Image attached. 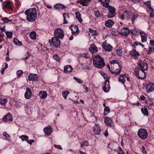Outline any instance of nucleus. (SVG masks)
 <instances>
[{
    "mask_svg": "<svg viewBox=\"0 0 154 154\" xmlns=\"http://www.w3.org/2000/svg\"><path fill=\"white\" fill-rule=\"evenodd\" d=\"M30 38L32 39L35 40L36 39V33L35 31H32L29 34Z\"/></svg>",
    "mask_w": 154,
    "mask_h": 154,
    "instance_id": "33",
    "label": "nucleus"
},
{
    "mask_svg": "<svg viewBox=\"0 0 154 154\" xmlns=\"http://www.w3.org/2000/svg\"><path fill=\"white\" fill-rule=\"evenodd\" d=\"M107 41L106 40L102 43L103 48L105 51H112L113 47L109 44L107 43Z\"/></svg>",
    "mask_w": 154,
    "mask_h": 154,
    "instance_id": "9",
    "label": "nucleus"
},
{
    "mask_svg": "<svg viewBox=\"0 0 154 154\" xmlns=\"http://www.w3.org/2000/svg\"><path fill=\"white\" fill-rule=\"evenodd\" d=\"M23 141H27V140L28 139V137L26 135H22L19 137Z\"/></svg>",
    "mask_w": 154,
    "mask_h": 154,
    "instance_id": "38",
    "label": "nucleus"
},
{
    "mask_svg": "<svg viewBox=\"0 0 154 154\" xmlns=\"http://www.w3.org/2000/svg\"><path fill=\"white\" fill-rule=\"evenodd\" d=\"M114 24L113 21L110 19H109L106 21L105 22V25L108 28H111Z\"/></svg>",
    "mask_w": 154,
    "mask_h": 154,
    "instance_id": "22",
    "label": "nucleus"
},
{
    "mask_svg": "<svg viewBox=\"0 0 154 154\" xmlns=\"http://www.w3.org/2000/svg\"><path fill=\"white\" fill-rule=\"evenodd\" d=\"M59 38L53 37L51 39H49L48 42L51 45H53L56 48L60 47V41Z\"/></svg>",
    "mask_w": 154,
    "mask_h": 154,
    "instance_id": "5",
    "label": "nucleus"
},
{
    "mask_svg": "<svg viewBox=\"0 0 154 154\" xmlns=\"http://www.w3.org/2000/svg\"><path fill=\"white\" fill-rule=\"evenodd\" d=\"M2 20L5 23H7L10 21L9 20L8 18H2Z\"/></svg>",
    "mask_w": 154,
    "mask_h": 154,
    "instance_id": "57",
    "label": "nucleus"
},
{
    "mask_svg": "<svg viewBox=\"0 0 154 154\" xmlns=\"http://www.w3.org/2000/svg\"><path fill=\"white\" fill-rule=\"evenodd\" d=\"M24 13L26 16V20L29 22H32L35 21L37 15L35 8H33L26 10L25 11Z\"/></svg>",
    "mask_w": 154,
    "mask_h": 154,
    "instance_id": "1",
    "label": "nucleus"
},
{
    "mask_svg": "<svg viewBox=\"0 0 154 154\" xmlns=\"http://www.w3.org/2000/svg\"><path fill=\"white\" fill-rule=\"evenodd\" d=\"M110 109L109 106L106 107L104 110L103 115L105 116H106L108 113L110 112Z\"/></svg>",
    "mask_w": 154,
    "mask_h": 154,
    "instance_id": "34",
    "label": "nucleus"
},
{
    "mask_svg": "<svg viewBox=\"0 0 154 154\" xmlns=\"http://www.w3.org/2000/svg\"><path fill=\"white\" fill-rule=\"evenodd\" d=\"M73 79L79 83H82L83 82V81L80 79L77 78L76 77H74Z\"/></svg>",
    "mask_w": 154,
    "mask_h": 154,
    "instance_id": "52",
    "label": "nucleus"
},
{
    "mask_svg": "<svg viewBox=\"0 0 154 154\" xmlns=\"http://www.w3.org/2000/svg\"><path fill=\"white\" fill-rule=\"evenodd\" d=\"M91 0H82V1L80 2V5L83 6H87L88 5V3L91 2Z\"/></svg>",
    "mask_w": 154,
    "mask_h": 154,
    "instance_id": "29",
    "label": "nucleus"
},
{
    "mask_svg": "<svg viewBox=\"0 0 154 154\" xmlns=\"http://www.w3.org/2000/svg\"><path fill=\"white\" fill-rule=\"evenodd\" d=\"M89 31L90 33L92 34V36H95L97 35V32L96 30H93L91 28H89Z\"/></svg>",
    "mask_w": 154,
    "mask_h": 154,
    "instance_id": "42",
    "label": "nucleus"
},
{
    "mask_svg": "<svg viewBox=\"0 0 154 154\" xmlns=\"http://www.w3.org/2000/svg\"><path fill=\"white\" fill-rule=\"evenodd\" d=\"M93 63L95 67L100 69L102 68L105 65L103 59L99 55L95 56Z\"/></svg>",
    "mask_w": 154,
    "mask_h": 154,
    "instance_id": "2",
    "label": "nucleus"
},
{
    "mask_svg": "<svg viewBox=\"0 0 154 154\" xmlns=\"http://www.w3.org/2000/svg\"><path fill=\"white\" fill-rule=\"evenodd\" d=\"M88 143L86 141H84L83 142L81 143V147H82L83 146H88Z\"/></svg>",
    "mask_w": 154,
    "mask_h": 154,
    "instance_id": "54",
    "label": "nucleus"
},
{
    "mask_svg": "<svg viewBox=\"0 0 154 154\" xmlns=\"http://www.w3.org/2000/svg\"><path fill=\"white\" fill-rule=\"evenodd\" d=\"M139 34L141 36V41L142 42H146L147 41V34L142 32H140Z\"/></svg>",
    "mask_w": 154,
    "mask_h": 154,
    "instance_id": "21",
    "label": "nucleus"
},
{
    "mask_svg": "<svg viewBox=\"0 0 154 154\" xmlns=\"http://www.w3.org/2000/svg\"><path fill=\"white\" fill-rule=\"evenodd\" d=\"M26 142L28 143L31 145L32 143L34 142V140H28V139Z\"/></svg>",
    "mask_w": 154,
    "mask_h": 154,
    "instance_id": "60",
    "label": "nucleus"
},
{
    "mask_svg": "<svg viewBox=\"0 0 154 154\" xmlns=\"http://www.w3.org/2000/svg\"><path fill=\"white\" fill-rule=\"evenodd\" d=\"M108 12L107 13V16L109 18H111L114 17L116 14V8L112 6L109 7L108 8Z\"/></svg>",
    "mask_w": 154,
    "mask_h": 154,
    "instance_id": "8",
    "label": "nucleus"
},
{
    "mask_svg": "<svg viewBox=\"0 0 154 154\" xmlns=\"http://www.w3.org/2000/svg\"><path fill=\"white\" fill-rule=\"evenodd\" d=\"M69 93V92L68 91H64L62 92V95L63 96H67L68 95Z\"/></svg>",
    "mask_w": 154,
    "mask_h": 154,
    "instance_id": "53",
    "label": "nucleus"
},
{
    "mask_svg": "<svg viewBox=\"0 0 154 154\" xmlns=\"http://www.w3.org/2000/svg\"><path fill=\"white\" fill-rule=\"evenodd\" d=\"M54 146L55 147L57 148V149H63L62 148V147H61V146L60 145H56L54 144Z\"/></svg>",
    "mask_w": 154,
    "mask_h": 154,
    "instance_id": "63",
    "label": "nucleus"
},
{
    "mask_svg": "<svg viewBox=\"0 0 154 154\" xmlns=\"http://www.w3.org/2000/svg\"><path fill=\"white\" fill-rule=\"evenodd\" d=\"M130 54L131 55L135 57H137L140 55V54L135 49H133L131 51Z\"/></svg>",
    "mask_w": 154,
    "mask_h": 154,
    "instance_id": "26",
    "label": "nucleus"
},
{
    "mask_svg": "<svg viewBox=\"0 0 154 154\" xmlns=\"http://www.w3.org/2000/svg\"><path fill=\"white\" fill-rule=\"evenodd\" d=\"M140 77L142 78V79L144 78L146 76V75L144 70H141L140 72Z\"/></svg>",
    "mask_w": 154,
    "mask_h": 154,
    "instance_id": "43",
    "label": "nucleus"
},
{
    "mask_svg": "<svg viewBox=\"0 0 154 154\" xmlns=\"http://www.w3.org/2000/svg\"><path fill=\"white\" fill-rule=\"evenodd\" d=\"M138 15H135L134 14L133 15L131 19V21L132 23L134 24V21L135 20L137 17Z\"/></svg>",
    "mask_w": 154,
    "mask_h": 154,
    "instance_id": "51",
    "label": "nucleus"
},
{
    "mask_svg": "<svg viewBox=\"0 0 154 154\" xmlns=\"http://www.w3.org/2000/svg\"><path fill=\"white\" fill-rule=\"evenodd\" d=\"M10 119V113L8 112L2 118V121L4 122H7Z\"/></svg>",
    "mask_w": 154,
    "mask_h": 154,
    "instance_id": "31",
    "label": "nucleus"
},
{
    "mask_svg": "<svg viewBox=\"0 0 154 154\" xmlns=\"http://www.w3.org/2000/svg\"><path fill=\"white\" fill-rule=\"evenodd\" d=\"M13 42L15 45L17 46H21L23 45L22 43L16 38L14 39Z\"/></svg>",
    "mask_w": 154,
    "mask_h": 154,
    "instance_id": "30",
    "label": "nucleus"
},
{
    "mask_svg": "<svg viewBox=\"0 0 154 154\" xmlns=\"http://www.w3.org/2000/svg\"><path fill=\"white\" fill-rule=\"evenodd\" d=\"M95 127L94 128V131L97 135H99L100 133V129L98 125L95 124Z\"/></svg>",
    "mask_w": 154,
    "mask_h": 154,
    "instance_id": "28",
    "label": "nucleus"
},
{
    "mask_svg": "<svg viewBox=\"0 0 154 154\" xmlns=\"http://www.w3.org/2000/svg\"><path fill=\"white\" fill-rule=\"evenodd\" d=\"M9 50H8H8H7V53L6 54L7 55V57L6 58V60L7 61H9Z\"/></svg>",
    "mask_w": 154,
    "mask_h": 154,
    "instance_id": "59",
    "label": "nucleus"
},
{
    "mask_svg": "<svg viewBox=\"0 0 154 154\" xmlns=\"http://www.w3.org/2000/svg\"><path fill=\"white\" fill-rule=\"evenodd\" d=\"M116 52L117 55L121 56L122 54V51L121 49H118L116 50Z\"/></svg>",
    "mask_w": 154,
    "mask_h": 154,
    "instance_id": "44",
    "label": "nucleus"
},
{
    "mask_svg": "<svg viewBox=\"0 0 154 154\" xmlns=\"http://www.w3.org/2000/svg\"><path fill=\"white\" fill-rule=\"evenodd\" d=\"M129 32L130 33H131L133 35H135L136 34L137 30L136 29H131Z\"/></svg>",
    "mask_w": 154,
    "mask_h": 154,
    "instance_id": "55",
    "label": "nucleus"
},
{
    "mask_svg": "<svg viewBox=\"0 0 154 154\" xmlns=\"http://www.w3.org/2000/svg\"><path fill=\"white\" fill-rule=\"evenodd\" d=\"M137 135L141 139L144 140L147 138L148 133L145 129L140 128L138 131Z\"/></svg>",
    "mask_w": 154,
    "mask_h": 154,
    "instance_id": "6",
    "label": "nucleus"
},
{
    "mask_svg": "<svg viewBox=\"0 0 154 154\" xmlns=\"http://www.w3.org/2000/svg\"><path fill=\"white\" fill-rule=\"evenodd\" d=\"M134 44L136 45H140L141 43L139 42L136 41L134 42Z\"/></svg>",
    "mask_w": 154,
    "mask_h": 154,
    "instance_id": "64",
    "label": "nucleus"
},
{
    "mask_svg": "<svg viewBox=\"0 0 154 154\" xmlns=\"http://www.w3.org/2000/svg\"><path fill=\"white\" fill-rule=\"evenodd\" d=\"M63 17L64 18L69 19L70 18L69 14L64 13L63 14Z\"/></svg>",
    "mask_w": 154,
    "mask_h": 154,
    "instance_id": "50",
    "label": "nucleus"
},
{
    "mask_svg": "<svg viewBox=\"0 0 154 154\" xmlns=\"http://www.w3.org/2000/svg\"><path fill=\"white\" fill-rule=\"evenodd\" d=\"M32 95V93L31 89L29 88H26L24 96H31Z\"/></svg>",
    "mask_w": 154,
    "mask_h": 154,
    "instance_id": "32",
    "label": "nucleus"
},
{
    "mask_svg": "<svg viewBox=\"0 0 154 154\" xmlns=\"http://www.w3.org/2000/svg\"><path fill=\"white\" fill-rule=\"evenodd\" d=\"M39 96H47V94L45 91H42L39 92Z\"/></svg>",
    "mask_w": 154,
    "mask_h": 154,
    "instance_id": "41",
    "label": "nucleus"
},
{
    "mask_svg": "<svg viewBox=\"0 0 154 154\" xmlns=\"http://www.w3.org/2000/svg\"><path fill=\"white\" fill-rule=\"evenodd\" d=\"M89 50L91 52L93 53H97L98 52L97 48L94 44H92L90 45Z\"/></svg>",
    "mask_w": 154,
    "mask_h": 154,
    "instance_id": "20",
    "label": "nucleus"
},
{
    "mask_svg": "<svg viewBox=\"0 0 154 154\" xmlns=\"http://www.w3.org/2000/svg\"><path fill=\"white\" fill-rule=\"evenodd\" d=\"M64 69V72L65 73L71 72L73 69L72 66L70 65L65 66Z\"/></svg>",
    "mask_w": 154,
    "mask_h": 154,
    "instance_id": "24",
    "label": "nucleus"
},
{
    "mask_svg": "<svg viewBox=\"0 0 154 154\" xmlns=\"http://www.w3.org/2000/svg\"><path fill=\"white\" fill-rule=\"evenodd\" d=\"M103 77L105 79L104 85L103 88V89L104 92H107L110 88L109 84V79L110 77L106 74L103 76Z\"/></svg>",
    "mask_w": 154,
    "mask_h": 154,
    "instance_id": "4",
    "label": "nucleus"
},
{
    "mask_svg": "<svg viewBox=\"0 0 154 154\" xmlns=\"http://www.w3.org/2000/svg\"><path fill=\"white\" fill-rule=\"evenodd\" d=\"M54 8L58 10H62L66 8V6L60 3H57L55 4L54 6Z\"/></svg>",
    "mask_w": 154,
    "mask_h": 154,
    "instance_id": "19",
    "label": "nucleus"
},
{
    "mask_svg": "<svg viewBox=\"0 0 154 154\" xmlns=\"http://www.w3.org/2000/svg\"><path fill=\"white\" fill-rule=\"evenodd\" d=\"M109 101L111 102H116L117 101V100H116L115 99H113V98H110L109 99Z\"/></svg>",
    "mask_w": 154,
    "mask_h": 154,
    "instance_id": "62",
    "label": "nucleus"
},
{
    "mask_svg": "<svg viewBox=\"0 0 154 154\" xmlns=\"http://www.w3.org/2000/svg\"><path fill=\"white\" fill-rule=\"evenodd\" d=\"M138 66L143 70H147L148 65L147 63L143 61L140 60L139 62Z\"/></svg>",
    "mask_w": 154,
    "mask_h": 154,
    "instance_id": "14",
    "label": "nucleus"
},
{
    "mask_svg": "<svg viewBox=\"0 0 154 154\" xmlns=\"http://www.w3.org/2000/svg\"><path fill=\"white\" fill-rule=\"evenodd\" d=\"M81 56L82 57H83L86 59H88L90 57L89 55V54L87 53H85L83 54Z\"/></svg>",
    "mask_w": 154,
    "mask_h": 154,
    "instance_id": "47",
    "label": "nucleus"
},
{
    "mask_svg": "<svg viewBox=\"0 0 154 154\" xmlns=\"http://www.w3.org/2000/svg\"><path fill=\"white\" fill-rule=\"evenodd\" d=\"M29 81L36 82L39 81L38 75L36 74L30 73L28 77Z\"/></svg>",
    "mask_w": 154,
    "mask_h": 154,
    "instance_id": "13",
    "label": "nucleus"
},
{
    "mask_svg": "<svg viewBox=\"0 0 154 154\" xmlns=\"http://www.w3.org/2000/svg\"><path fill=\"white\" fill-rule=\"evenodd\" d=\"M81 65L82 66V68L83 69H90V67L87 65H85L83 63L81 64Z\"/></svg>",
    "mask_w": 154,
    "mask_h": 154,
    "instance_id": "45",
    "label": "nucleus"
},
{
    "mask_svg": "<svg viewBox=\"0 0 154 154\" xmlns=\"http://www.w3.org/2000/svg\"><path fill=\"white\" fill-rule=\"evenodd\" d=\"M141 69L139 67L136 68L134 70V73L136 77L139 79H142V77H140L139 75Z\"/></svg>",
    "mask_w": 154,
    "mask_h": 154,
    "instance_id": "25",
    "label": "nucleus"
},
{
    "mask_svg": "<svg viewBox=\"0 0 154 154\" xmlns=\"http://www.w3.org/2000/svg\"><path fill=\"white\" fill-rule=\"evenodd\" d=\"M94 12V14L96 17L99 18V17H100L101 16V14L100 13V11L98 10H95Z\"/></svg>",
    "mask_w": 154,
    "mask_h": 154,
    "instance_id": "36",
    "label": "nucleus"
},
{
    "mask_svg": "<svg viewBox=\"0 0 154 154\" xmlns=\"http://www.w3.org/2000/svg\"><path fill=\"white\" fill-rule=\"evenodd\" d=\"M141 151L143 154H146V152L145 150V147L143 146H142L141 148Z\"/></svg>",
    "mask_w": 154,
    "mask_h": 154,
    "instance_id": "56",
    "label": "nucleus"
},
{
    "mask_svg": "<svg viewBox=\"0 0 154 154\" xmlns=\"http://www.w3.org/2000/svg\"><path fill=\"white\" fill-rule=\"evenodd\" d=\"M142 113L145 116H148V111L147 109L146 108H142L141 109Z\"/></svg>",
    "mask_w": 154,
    "mask_h": 154,
    "instance_id": "35",
    "label": "nucleus"
},
{
    "mask_svg": "<svg viewBox=\"0 0 154 154\" xmlns=\"http://www.w3.org/2000/svg\"><path fill=\"white\" fill-rule=\"evenodd\" d=\"M104 122L108 126L112 127L114 126V123L112 119L108 117H105Z\"/></svg>",
    "mask_w": 154,
    "mask_h": 154,
    "instance_id": "15",
    "label": "nucleus"
},
{
    "mask_svg": "<svg viewBox=\"0 0 154 154\" xmlns=\"http://www.w3.org/2000/svg\"><path fill=\"white\" fill-rule=\"evenodd\" d=\"M23 71L22 70H18L17 72V75L18 77H20L23 74Z\"/></svg>",
    "mask_w": 154,
    "mask_h": 154,
    "instance_id": "49",
    "label": "nucleus"
},
{
    "mask_svg": "<svg viewBox=\"0 0 154 154\" xmlns=\"http://www.w3.org/2000/svg\"><path fill=\"white\" fill-rule=\"evenodd\" d=\"M147 7L149 9L150 11H153L154 9H153L151 7V4L148 5H147Z\"/></svg>",
    "mask_w": 154,
    "mask_h": 154,
    "instance_id": "58",
    "label": "nucleus"
},
{
    "mask_svg": "<svg viewBox=\"0 0 154 154\" xmlns=\"http://www.w3.org/2000/svg\"><path fill=\"white\" fill-rule=\"evenodd\" d=\"M126 74H123L121 75L118 78L119 81L122 83L123 84H124L126 81V79L125 78L126 77Z\"/></svg>",
    "mask_w": 154,
    "mask_h": 154,
    "instance_id": "23",
    "label": "nucleus"
},
{
    "mask_svg": "<svg viewBox=\"0 0 154 154\" xmlns=\"http://www.w3.org/2000/svg\"><path fill=\"white\" fill-rule=\"evenodd\" d=\"M147 92L149 93L154 90V83H149L146 86Z\"/></svg>",
    "mask_w": 154,
    "mask_h": 154,
    "instance_id": "17",
    "label": "nucleus"
},
{
    "mask_svg": "<svg viewBox=\"0 0 154 154\" xmlns=\"http://www.w3.org/2000/svg\"><path fill=\"white\" fill-rule=\"evenodd\" d=\"M7 100L6 99H3L2 98H0V104L2 105H4L6 103Z\"/></svg>",
    "mask_w": 154,
    "mask_h": 154,
    "instance_id": "48",
    "label": "nucleus"
},
{
    "mask_svg": "<svg viewBox=\"0 0 154 154\" xmlns=\"http://www.w3.org/2000/svg\"><path fill=\"white\" fill-rule=\"evenodd\" d=\"M25 57L23 58V60L25 61H26L28 60L29 57L31 56V55L28 51H27V53L25 54Z\"/></svg>",
    "mask_w": 154,
    "mask_h": 154,
    "instance_id": "37",
    "label": "nucleus"
},
{
    "mask_svg": "<svg viewBox=\"0 0 154 154\" xmlns=\"http://www.w3.org/2000/svg\"><path fill=\"white\" fill-rule=\"evenodd\" d=\"M3 10L5 11L8 13H9V12H10V11H9L10 9V1H5L3 3Z\"/></svg>",
    "mask_w": 154,
    "mask_h": 154,
    "instance_id": "12",
    "label": "nucleus"
},
{
    "mask_svg": "<svg viewBox=\"0 0 154 154\" xmlns=\"http://www.w3.org/2000/svg\"><path fill=\"white\" fill-rule=\"evenodd\" d=\"M149 45L150 46H149L148 47V49L146 51V52L148 55L151 54L152 52L153 51L154 52V40H150Z\"/></svg>",
    "mask_w": 154,
    "mask_h": 154,
    "instance_id": "11",
    "label": "nucleus"
},
{
    "mask_svg": "<svg viewBox=\"0 0 154 154\" xmlns=\"http://www.w3.org/2000/svg\"><path fill=\"white\" fill-rule=\"evenodd\" d=\"M52 128L50 125H48L44 129V132L45 135L48 136L50 135L52 132Z\"/></svg>",
    "mask_w": 154,
    "mask_h": 154,
    "instance_id": "16",
    "label": "nucleus"
},
{
    "mask_svg": "<svg viewBox=\"0 0 154 154\" xmlns=\"http://www.w3.org/2000/svg\"><path fill=\"white\" fill-rule=\"evenodd\" d=\"M54 37L62 39L64 36V31L63 29L61 28H57L54 30Z\"/></svg>",
    "mask_w": 154,
    "mask_h": 154,
    "instance_id": "7",
    "label": "nucleus"
},
{
    "mask_svg": "<svg viewBox=\"0 0 154 154\" xmlns=\"http://www.w3.org/2000/svg\"><path fill=\"white\" fill-rule=\"evenodd\" d=\"M116 151L118 154H124L122 149L120 147H119L118 149H115Z\"/></svg>",
    "mask_w": 154,
    "mask_h": 154,
    "instance_id": "40",
    "label": "nucleus"
},
{
    "mask_svg": "<svg viewBox=\"0 0 154 154\" xmlns=\"http://www.w3.org/2000/svg\"><path fill=\"white\" fill-rule=\"evenodd\" d=\"M69 29L72 31V35H78L79 32V30L78 27L75 25H71L69 27Z\"/></svg>",
    "mask_w": 154,
    "mask_h": 154,
    "instance_id": "10",
    "label": "nucleus"
},
{
    "mask_svg": "<svg viewBox=\"0 0 154 154\" xmlns=\"http://www.w3.org/2000/svg\"><path fill=\"white\" fill-rule=\"evenodd\" d=\"M120 33L122 35L127 36L129 34L130 32L127 28L123 27L121 29Z\"/></svg>",
    "mask_w": 154,
    "mask_h": 154,
    "instance_id": "18",
    "label": "nucleus"
},
{
    "mask_svg": "<svg viewBox=\"0 0 154 154\" xmlns=\"http://www.w3.org/2000/svg\"><path fill=\"white\" fill-rule=\"evenodd\" d=\"M101 2L103 6L106 7V8H108L110 6H109V2H105L104 1H102V2Z\"/></svg>",
    "mask_w": 154,
    "mask_h": 154,
    "instance_id": "39",
    "label": "nucleus"
},
{
    "mask_svg": "<svg viewBox=\"0 0 154 154\" xmlns=\"http://www.w3.org/2000/svg\"><path fill=\"white\" fill-rule=\"evenodd\" d=\"M111 64V67L112 66H118L119 68L118 69H116L114 71H112L110 70L111 73L112 74H114L115 75H119L121 71V64L118 62L116 60H113L110 61Z\"/></svg>",
    "mask_w": 154,
    "mask_h": 154,
    "instance_id": "3",
    "label": "nucleus"
},
{
    "mask_svg": "<svg viewBox=\"0 0 154 154\" xmlns=\"http://www.w3.org/2000/svg\"><path fill=\"white\" fill-rule=\"evenodd\" d=\"M75 18L78 21L81 23L82 21V19L81 18V15L80 12L79 11H76L75 12Z\"/></svg>",
    "mask_w": 154,
    "mask_h": 154,
    "instance_id": "27",
    "label": "nucleus"
},
{
    "mask_svg": "<svg viewBox=\"0 0 154 154\" xmlns=\"http://www.w3.org/2000/svg\"><path fill=\"white\" fill-rule=\"evenodd\" d=\"M53 58L57 62L60 61V58L58 55L57 54H55L53 56Z\"/></svg>",
    "mask_w": 154,
    "mask_h": 154,
    "instance_id": "46",
    "label": "nucleus"
},
{
    "mask_svg": "<svg viewBox=\"0 0 154 154\" xmlns=\"http://www.w3.org/2000/svg\"><path fill=\"white\" fill-rule=\"evenodd\" d=\"M3 135L4 137L6 138L8 137L9 136V135L6 132H4L3 133Z\"/></svg>",
    "mask_w": 154,
    "mask_h": 154,
    "instance_id": "61",
    "label": "nucleus"
}]
</instances>
